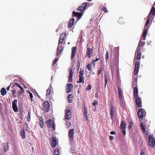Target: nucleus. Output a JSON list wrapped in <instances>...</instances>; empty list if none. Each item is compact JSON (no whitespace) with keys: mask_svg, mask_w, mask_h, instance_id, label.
I'll return each mask as SVG.
<instances>
[{"mask_svg":"<svg viewBox=\"0 0 155 155\" xmlns=\"http://www.w3.org/2000/svg\"><path fill=\"white\" fill-rule=\"evenodd\" d=\"M66 34L65 32H63L60 38H61L62 39H63L64 40V38L66 37Z\"/></svg>","mask_w":155,"mask_h":155,"instance_id":"44","label":"nucleus"},{"mask_svg":"<svg viewBox=\"0 0 155 155\" xmlns=\"http://www.w3.org/2000/svg\"><path fill=\"white\" fill-rule=\"evenodd\" d=\"M140 127L142 130L143 132L145 133L146 132V129L145 126H144L143 123H141L140 125Z\"/></svg>","mask_w":155,"mask_h":155,"instance_id":"30","label":"nucleus"},{"mask_svg":"<svg viewBox=\"0 0 155 155\" xmlns=\"http://www.w3.org/2000/svg\"><path fill=\"white\" fill-rule=\"evenodd\" d=\"M51 87H49L47 90L46 95L47 97H48L49 95L51 92Z\"/></svg>","mask_w":155,"mask_h":155,"instance_id":"37","label":"nucleus"},{"mask_svg":"<svg viewBox=\"0 0 155 155\" xmlns=\"http://www.w3.org/2000/svg\"><path fill=\"white\" fill-rule=\"evenodd\" d=\"M87 3L84 2L78 8V11H83L85 10L87 6Z\"/></svg>","mask_w":155,"mask_h":155,"instance_id":"12","label":"nucleus"},{"mask_svg":"<svg viewBox=\"0 0 155 155\" xmlns=\"http://www.w3.org/2000/svg\"><path fill=\"white\" fill-rule=\"evenodd\" d=\"M20 88L21 89V91H20V93H21L22 94H23L24 92V89L22 87H21Z\"/></svg>","mask_w":155,"mask_h":155,"instance_id":"58","label":"nucleus"},{"mask_svg":"<svg viewBox=\"0 0 155 155\" xmlns=\"http://www.w3.org/2000/svg\"><path fill=\"white\" fill-rule=\"evenodd\" d=\"M76 48L75 47H74L72 48L71 51V58L72 59L75 56L76 52Z\"/></svg>","mask_w":155,"mask_h":155,"instance_id":"14","label":"nucleus"},{"mask_svg":"<svg viewBox=\"0 0 155 155\" xmlns=\"http://www.w3.org/2000/svg\"><path fill=\"white\" fill-rule=\"evenodd\" d=\"M106 61L107 63L109 60V52L108 51H107L105 55Z\"/></svg>","mask_w":155,"mask_h":155,"instance_id":"34","label":"nucleus"},{"mask_svg":"<svg viewBox=\"0 0 155 155\" xmlns=\"http://www.w3.org/2000/svg\"><path fill=\"white\" fill-rule=\"evenodd\" d=\"M63 48L61 46H59V45H58L57 48L58 51L57 53V55H60V54L61 53V51L62 50Z\"/></svg>","mask_w":155,"mask_h":155,"instance_id":"28","label":"nucleus"},{"mask_svg":"<svg viewBox=\"0 0 155 155\" xmlns=\"http://www.w3.org/2000/svg\"><path fill=\"white\" fill-rule=\"evenodd\" d=\"M140 66V62L138 61H136L135 64V68H139Z\"/></svg>","mask_w":155,"mask_h":155,"instance_id":"40","label":"nucleus"},{"mask_svg":"<svg viewBox=\"0 0 155 155\" xmlns=\"http://www.w3.org/2000/svg\"><path fill=\"white\" fill-rule=\"evenodd\" d=\"M69 76H73V72L72 71V70L71 68H69Z\"/></svg>","mask_w":155,"mask_h":155,"instance_id":"45","label":"nucleus"},{"mask_svg":"<svg viewBox=\"0 0 155 155\" xmlns=\"http://www.w3.org/2000/svg\"><path fill=\"white\" fill-rule=\"evenodd\" d=\"M92 49L91 48H88L87 49V55L89 58H90L92 56Z\"/></svg>","mask_w":155,"mask_h":155,"instance_id":"16","label":"nucleus"},{"mask_svg":"<svg viewBox=\"0 0 155 155\" xmlns=\"http://www.w3.org/2000/svg\"><path fill=\"white\" fill-rule=\"evenodd\" d=\"M74 19L73 18H71L70 19V21H69L68 24V27L70 28L74 25Z\"/></svg>","mask_w":155,"mask_h":155,"instance_id":"19","label":"nucleus"},{"mask_svg":"<svg viewBox=\"0 0 155 155\" xmlns=\"http://www.w3.org/2000/svg\"><path fill=\"white\" fill-rule=\"evenodd\" d=\"M134 123L132 120H130L129 123V125L128 126V128L129 129H130L131 128L132 126L133 125Z\"/></svg>","mask_w":155,"mask_h":155,"instance_id":"36","label":"nucleus"},{"mask_svg":"<svg viewBox=\"0 0 155 155\" xmlns=\"http://www.w3.org/2000/svg\"><path fill=\"white\" fill-rule=\"evenodd\" d=\"M134 97L139 96L138 95V90L137 87H135L134 89Z\"/></svg>","mask_w":155,"mask_h":155,"instance_id":"24","label":"nucleus"},{"mask_svg":"<svg viewBox=\"0 0 155 155\" xmlns=\"http://www.w3.org/2000/svg\"><path fill=\"white\" fill-rule=\"evenodd\" d=\"M81 60H78L77 63V66L79 68L80 66Z\"/></svg>","mask_w":155,"mask_h":155,"instance_id":"56","label":"nucleus"},{"mask_svg":"<svg viewBox=\"0 0 155 155\" xmlns=\"http://www.w3.org/2000/svg\"><path fill=\"white\" fill-rule=\"evenodd\" d=\"M54 155H60L59 153V150L58 148H56L54 152Z\"/></svg>","mask_w":155,"mask_h":155,"instance_id":"38","label":"nucleus"},{"mask_svg":"<svg viewBox=\"0 0 155 155\" xmlns=\"http://www.w3.org/2000/svg\"><path fill=\"white\" fill-rule=\"evenodd\" d=\"M18 111L20 113V115L21 117L23 116V109L22 107H18Z\"/></svg>","mask_w":155,"mask_h":155,"instance_id":"27","label":"nucleus"},{"mask_svg":"<svg viewBox=\"0 0 155 155\" xmlns=\"http://www.w3.org/2000/svg\"><path fill=\"white\" fill-rule=\"evenodd\" d=\"M83 13L82 12H76L75 11H73L72 13L73 17L76 16L78 19L81 18L82 16Z\"/></svg>","mask_w":155,"mask_h":155,"instance_id":"11","label":"nucleus"},{"mask_svg":"<svg viewBox=\"0 0 155 155\" xmlns=\"http://www.w3.org/2000/svg\"><path fill=\"white\" fill-rule=\"evenodd\" d=\"M29 96L31 98V101H32L33 100V94H32V93L30 91H29Z\"/></svg>","mask_w":155,"mask_h":155,"instance_id":"52","label":"nucleus"},{"mask_svg":"<svg viewBox=\"0 0 155 155\" xmlns=\"http://www.w3.org/2000/svg\"><path fill=\"white\" fill-rule=\"evenodd\" d=\"M91 85L89 84L88 86L86 87V90L87 91H88L91 89Z\"/></svg>","mask_w":155,"mask_h":155,"instance_id":"46","label":"nucleus"},{"mask_svg":"<svg viewBox=\"0 0 155 155\" xmlns=\"http://www.w3.org/2000/svg\"><path fill=\"white\" fill-rule=\"evenodd\" d=\"M150 20H149V19H147L146 21L145 24V25L144 27L145 28L148 27V25H149V23H150Z\"/></svg>","mask_w":155,"mask_h":155,"instance_id":"43","label":"nucleus"},{"mask_svg":"<svg viewBox=\"0 0 155 155\" xmlns=\"http://www.w3.org/2000/svg\"><path fill=\"white\" fill-rule=\"evenodd\" d=\"M87 69L89 71H91L92 70V66L91 64H89L87 66Z\"/></svg>","mask_w":155,"mask_h":155,"instance_id":"42","label":"nucleus"},{"mask_svg":"<svg viewBox=\"0 0 155 155\" xmlns=\"http://www.w3.org/2000/svg\"><path fill=\"white\" fill-rule=\"evenodd\" d=\"M30 115H31V113L29 111L28 112V116L27 118V120L28 121H29L30 119Z\"/></svg>","mask_w":155,"mask_h":155,"instance_id":"55","label":"nucleus"},{"mask_svg":"<svg viewBox=\"0 0 155 155\" xmlns=\"http://www.w3.org/2000/svg\"><path fill=\"white\" fill-rule=\"evenodd\" d=\"M120 127L121 129H125L126 127V124L123 121H121Z\"/></svg>","mask_w":155,"mask_h":155,"instance_id":"26","label":"nucleus"},{"mask_svg":"<svg viewBox=\"0 0 155 155\" xmlns=\"http://www.w3.org/2000/svg\"><path fill=\"white\" fill-rule=\"evenodd\" d=\"M66 92L68 93L70 92L72 90L73 85L72 84L68 83L67 85Z\"/></svg>","mask_w":155,"mask_h":155,"instance_id":"13","label":"nucleus"},{"mask_svg":"<svg viewBox=\"0 0 155 155\" xmlns=\"http://www.w3.org/2000/svg\"><path fill=\"white\" fill-rule=\"evenodd\" d=\"M77 83H82L84 84V70L81 71V69L79 72V80L77 81Z\"/></svg>","mask_w":155,"mask_h":155,"instance_id":"1","label":"nucleus"},{"mask_svg":"<svg viewBox=\"0 0 155 155\" xmlns=\"http://www.w3.org/2000/svg\"><path fill=\"white\" fill-rule=\"evenodd\" d=\"M114 109L113 106H112L111 107L110 111V115L111 116V118L112 120L113 119L114 114Z\"/></svg>","mask_w":155,"mask_h":155,"instance_id":"23","label":"nucleus"},{"mask_svg":"<svg viewBox=\"0 0 155 155\" xmlns=\"http://www.w3.org/2000/svg\"><path fill=\"white\" fill-rule=\"evenodd\" d=\"M12 94L13 97H15L16 95L15 94L16 93V91L15 90H12Z\"/></svg>","mask_w":155,"mask_h":155,"instance_id":"49","label":"nucleus"},{"mask_svg":"<svg viewBox=\"0 0 155 155\" xmlns=\"http://www.w3.org/2000/svg\"><path fill=\"white\" fill-rule=\"evenodd\" d=\"M118 22L120 24H123L124 23V20L122 17H120L118 20Z\"/></svg>","mask_w":155,"mask_h":155,"instance_id":"33","label":"nucleus"},{"mask_svg":"<svg viewBox=\"0 0 155 155\" xmlns=\"http://www.w3.org/2000/svg\"><path fill=\"white\" fill-rule=\"evenodd\" d=\"M118 94L119 96V97L120 101L122 99V90L120 88V87H118Z\"/></svg>","mask_w":155,"mask_h":155,"instance_id":"25","label":"nucleus"},{"mask_svg":"<svg viewBox=\"0 0 155 155\" xmlns=\"http://www.w3.org/2000/svg\"><path fill=\"white\" fill-rule=\"evenodd\" d=\"M50 104L47 101H45L43 104V110L46 112H48L50 109Z\"/></svg>","mask_w":155,"mask_h":155,"instance_id":"4","label":"nucleus"},{"mask_svg":"<svg viewBox=\"0 0 155 155\" xmlns=\"http://www.w3.org/2000/svg\"><path fill=\"white\" fill-rule=\"evenodd\" d=\"M145 44V42L140 41L139 43L137 49H138L139 50H141V47H143L144 45Z\"/></svg>","mask_w":155,"mask_h":155,"instance_id":"20","label":"nucleus"},{"mask_svg":"<svg viewBox=\"0 0 155 155\" xmlns=\"http://www.w3.org/2000/svg\"><path fill=\"white\" fill-rule=\"evenodd\" d=\"M39 124L41 128H43L44 126V123L43 118L41 117L39 119Z\"/></svg>","mask_w":155,"mask_h":155,"instance_id":"22","label":"nucleus"},{"mask_svg":"<svg viewBox=\"0 0 155 155\" xmlns=\"http://www.w3.org/2000/svg\"><path fill=\"white\" fill-rule=\"evenodd\" d=\"M140 50H139L138 49H137L136 50V56L137 58L136 59V60L137 59L139 60L140 59L141 56V53L140 52Z\"/></svg>","mask_w":155,"mask_h":155,"instance_id":"17","label":"nucleus"},{"mask_svg":"<svg viewBox=\"0 0 155 155\" xmlns=\"http://www.w3.org/2000/svg\"><path fill=\"white\" fill-rule=\"evenodd\" d=\"M122 130V133L124 135H125L126 134V131H125V129H121Z\"/></svg>","mask_w":155,"mask_h":155,"instance_id":"60","label":"nucleus"},{"mask_svg":"<svg viewBox=\"0 0 155 155\" xmlns=\"http://www.w3.org/2000/svg\"><path fill=\"white\" fill-rule=\"evenodd\" d=\"M15 83L16 84V86L19 88H20L21 87L18 83H15Z\"/></svg>","mask_w":155,"mask_h":155,"instance_id":"63","label":"nucleus"},{"mask_svg":"<svg viewBox=\"0 0 155 155\" xmlns=\"http://www.w3.org/2000/svg\"><path fill=\"white\" fill-rule=\"evenodd\" d=\"M149 145L151 147H154L155 145V140L153 137L150 135L148 137Z\"/></svg>","mask_w":155,"mask_h":155,"instance_id":"5","label":"nucleus"},{"mask_svg":"<svg viewBox=\"0 0 155 155\" xmlns=\"http://www.w3.org/2000/svg\"><path fill=\"white\" fill-rule=\"evenodd\" d=\"M45 123L47 124L48 127L51 128L52 127L54 130H55V128L54 126V123L52 120L51 119H48L45 122Z\"/></svg>","mask_w":155,"mask_h":155,"instance_id":"2","label":"nucleus"},{"mask_svg":"<svg viewBox=\"0 0 155 155\" xmlns=\"http://www.w3.org/2000/svg\"><path fill=\"white\" fill-rule=\"evenodd\" d=\"M102 10L105 12H108L107 10V9L106 7L104 6L102 7Z\"/></svg>","mask_w":155,"mask_h":155,"instance_id":"48","label":"nucleus"},{"mask_svg":"<svg viewBox=\"0 0 155 155\" xmlns=\"http://www.w3.org/2000/svg\"><path fill=\"white\" fill-rule=\"evenodd\" d=\"M66 125H67V126L68 127H70L71 125V124L70 123H69L68 121L66 122Z\"/></svg>","mask_w":155,"mask_h":155,"instance_id":"61","label":"nucleus"},{"mask_svg":"<svg viewBox=\"0 0 155 155\" xmlns=\"http://www.w3.org/2000/svg\"><path fill=\"white\" fill-rule=\"evenodd\" d=\"M140 155H145V153L143 150H142L141 151Z\"/></svg>","mask_w":155,"mask_h":155,"instance_id":"64","label":"nucleus"},{"mask_svg":"<svg viewBox=\"0 0 155 155\" xmlns=\"http://www.w3.org/2000/svg\"><path fill=\"white\" fill-rule=\"evenodd\" d=\"M146 112L143 109H140L138 112L137 116L139 119H142L146 115Z\"/></svg>","mask_w":155,"mask_h":155,"instance_id":"3","label":"nucleus"},{"mask_svg":"<svg viewBox=\"0 0 155 155\" xmlns=\"http://www.w3.org/2000/svg\"><path fill=\"white\" fill-rule=\"evenodd\" d=\"M1 93L2 95L4 96L7 93L6 89L4 88H2L1 90Z\"/></svg>","mask_w":155,"mask_h":155,"instance_id":"31","label":"nucleus"},{"mask_svg":"<svg viewBox=\"0 0 155 155\" xmlns=\"http://www.w3.org/2000/svg\"><path fill=\"white\" fill-rule=\"evenodd\" d=\"M139 69V68H135L134 70V74L135 75L137 74L138 73V70Z\"/></svg>","mask_w":155,"mask_h":155,"instance_id":"53","label":"nucleus"},{"mask_svg":"<svg viewBox=\"0 0 155 155\" xmlns=\"http://www.w3.org/2000/svg\"><path fill=\"white\" fill-rule=\"evenodd\" d=\"M154 15H152L151 14H149L147 17V19H149V20L150 21L152 20L153 19Z\"/></svg>","mask_w":155,"mask_h":155,"instance_id":"39","label":"nucleus"},{"mask_svg":"<svg viewBox=\"0 0 155 155\" xmlns=\"http://www.w3.org/2000/svg\"><path fill=\"white\" fill-rule=\"evenodd\" d=\"M100 58H97L96 57V59L95 60L93 59L92 60V61H93V62H95L98 61L99 60Z\"/></svg>","mask_w":155,"mask_h":155,"instance_id":"57","label":"nucleus"},{"mask_svg":"<svg viewBox=\"0 0 155 155\" xmlns=\"http://www.w3.org/2000/svg\"><path fill=\"white\" fill-rule=\"evenodd\" d=\"M2 145L3 146V149L5 152H6V151H7L8 150V143H3Z\"/></svg>","mask_w":155,"mask_h":155,"instance_id":"21","label":"nucleus"},{"mask_svg":"<svg viewBox=\"0 0 155 155\" xmlns=\"http://www.w3.org/2000/svg\"><path fill=\"white\" fill-rule=\"evenodd\" d=\"M149 28L148 27L144 28V30H143L142 33V37L143 38V40H145V38L146 36L148 30Z\"/></svg>","mask_w":155,"mask_h":155,"instance_id":"15","label":"nucleus"},{"mask_svg":"<svg viewBox=\"0 0 155 155\" xmlns=\"http://www.w3.org/2000/svg\"><path fill=\"white\" fill-rule=\"evenodd\" d=\"M152 15H154L155 14V7H152L150 12V13Z\"/></svg>","mask_w":155,"mask_h":155,"instance_id":"35","label":"nucleus"},{"mask_svg":"<svg viewBox=\"0 0 155 155\" xmlns=\"http://www.w3.org/2000/svg\"><path fill=\"white\" fill-rule=\"evenodd\" d=\"M58 59L57 58H55L54 60L53 61L52 63V66H54L57 62Z\"/></svg>","mask_w":155,"mask_h":155,"instance_id":"50","label":"nucleus"},{"mask_svg":"<svg viewBox=\"0 0 155 155\" xmlns=\"http://www.w3.org/2000/svg\"><path fill=\"white\" fill-rule=\"evenodd\" d=\"M102 67H101L99 68V70L98 71L97 73V75H99L100 74L102 73Z\"/></svg>","mask_w":155,"mask_h":155,"instance_id":"47","label":"nucleus"},{"mask_svg":"<svg viewBox=\"0 0 155 155\" xmlns=\"http://www.w3.org/2000/svg\"><path fill=\"white\" fill-rule=\"evenodd\" d=\"M98 102L97 101L95 100L94 101L92 105L94 106H96L98 105Z\"/></svg>","mask_w":155,"mask_h":155,"instance_id":"51","label":"nucleus"},{"mask_svg":"<svg viewBox=\"0 0 155 155\" xmlns=\"http://www.w3.org/2000/svg\"><path fill=\"white\" fill-rule=\"evenodd\" d=\"M65 119L67 120H68L71 117V113L70 111V109H66L65 110Z\"/></svg>","mask_w":155,"mask_h":155,"instance_id":"9","label":"nucleus"},{"mask_svg":"<svg viewBox=\"0 0 155 155\" xmlns=\"http://www.w3.org/2000/svg\"><path fill=\"white\" fill-rule=\"evenodd\" d=\"M84 119H85V120H88L87 115V109L85 106L84 108Z\"/></svg>","mask_w":155,"mask_h":155,"instance_id":"18","label":"nucleus"},{"mask_svg":"<svg viewBox=\"0 0 155 155\" xmlns=\"http://www.w3.org/2000/svg\"><path fill=\"white\" fill-rule=\"evenodd\" d=\"M135 99L137 107H141L142 106V100L141 98L139 96L134 97Z\"/></svg>","mask_w":155,"mask_h":155,"instance_id":"7","label":"nucleus"},{"mask_svg":"<svg viewBox=\"0 0 155 155\" xmlns=\"http://www.w3.org/2000/svg\"><path fill=\"white\" fill-rule=\"evenodd\" d=\"M73 76H69V78L68 80V81L69 82H71L72 80Z\"/></svg>","mask_w":155,"mask_h":155,"instance_id":"59","label":"nucleus"},{"mask_svg":"<svg viewBox=\"0 0 155 155\" xmlns=\"http://www.w3.org/2000/svg\"><path fill=\"white\" fill-rule=\"evenodd\" d=\"M18 101L17 100H14L12 103V107L13 110L15 112H17L18 111V108L17 106Z\"/></svg>","mask_w":155,"mask_h":155,"instance_id":"8","label":"nucleus"},{"mask_svg":"<svg viewBox=\"0 0 155 155\" xmlns=\"http://www.w3.org/2000/svg\"><path fill=\"white\" fill-rule=\"evenodd\" d=\"M118 56H119L118 53V52L117 51V52H115V54H114V56H115V59L116 61H118V58H119Z\"/></svg>","mask_w":155,"mask_h":155,"instance_id":"41","label":"nucleus"},{"mask_svg":"<svg viewBox=\"0 0 155 155\" xmlns=\"http://www.w3.org/2000/svg\"><path fill=\"white\" fill-rule=\"evenodd\" d=\"M68 136L69 138V141L71 143H73L74 140V129L71 130L68 132Z\"/></svg>","mask_w":155,"mask_h":155,"instance_id":"6","label":"nucleus"},{"mask_svg":"<svg viewBox=\"0 0 155 155\" xmlns=\"http://www.w3.org/2000/svg\"><path fill=\"white\" fill-rule=\"evenodd\" d=\"M109 139L111 140H113L114 139V137L112 136H109Z\"/></svg>","mask_w":155,"mask_h":155,"instance_id":"62","label":"nucleus"},{"mask_svg":"<svg viewBox=\"0 0 155 155\" xmlns=\"http://www.w3.org/2000/svg\"><path fill=\"white\" fill-rule=\"evenodd\" d=\"M50 144L52 147H54L57 145L56 139L54 137H51L50 138Z\"/></svg>","mask_w":155,"mask_h":155,"instance_id":"10","label":"nucleus"},{"mask_svg":"<svg viewBox=\"0 0 155 155\" xmlns=\"http://www.w3.org/2000/svg\"><path fill=\"white\" fill-rule=\"evenodd\" d=\"M73 96L72 94H70L68 95V101L69 103H71L72 101V99L73 98Z\"/></svg>","mask_w":155,"mask_h":155,"instance_id":"32","label":"nucleus"},{"mask_svg":"<svg viewBox=\"0 0 155 155\" xmlns=\"http://www.w3.org/2000/svg\"><path fill=\"white\" fill-rule=\"evenodd\" d=\"M63 41H64L63 39H61V38H60L59 39V41H58V44H61L63 42Z\"/></svg>","mask_w":155,"mask_h":155,"instance_id":"54","label":"nucleus"},{"mask_svg":"<svg viewBox=\"0 0 155 155\" xmlns=\"http://www.w3.org/2000/svg\"><path fill=\"white\" fill-rule=\"evenodd\" d=\"M20 134L22 139H24L25 138V132L24 129H23L21 132Z\"/></svg>","mask_w":155,"mask_h":155,"instance_id":"29","label":"nucleus"}]
</instances>
